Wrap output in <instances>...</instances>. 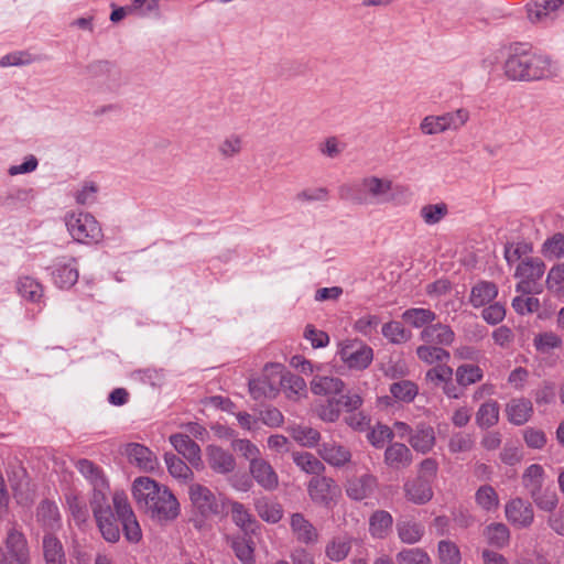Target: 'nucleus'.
Wrapping results in <instances>:
<instances>
[{
  "mask_svg": "<svg viewBox=\"0 0 564 564\" xmlns=\"http://www.w3.org/2000/svg\"><path fill=\"white\" fill-rule=\"evenodd\" d=\"M64 221L70 237L79 243L98 242L102 238L100 225L89 213L68 212Z\"/></svg>",
  "mask_w": 564,
  "mask_h": 564,
  "instance_id": "4",
  "label": "nucleus"
},
{
  "mask_svg": "<svg viewBox=\"0 0 564 564\" xmlns=\"http://www.w3.org/2000/svg\"><path fill=\"white\" fill-rule=\"evenodd\" d=\"M243 149V139L240 134L230 133L217 145V152L223 160H231L238 156Z\"/></svg>",
  "mask_w": 564,
  "mask_h": 564,
  "instance_id": "41",
  "label": "nucleus"
},
{
  "mask_svg": "<svg viewBox=\"0 0 564 564\" xmlns=\"http://www.w3.org/2000/svg\"><path fill=\"white\" fill-rule=\"evenodd\" d=\"M402 319L414 328L430 326L436 318V314L429 308H408L402 315Z\"/></svg>",
  "mask_w": 564,
  "mask_h": 564,
  "instance_id": "38",
  "label": "nucleus"
},
{
  "mask_svg": "<svg viewBox=\"0 0 564 564\" xmlns=\"http://www.w3.org/2000/svg\"><path fill=\"white\" fill-rule=\"evenodd\" d=\"M544 272L545 263L540 258H523L514 271V278L519 280L516 291L523 295L540 294L543 291Z\"/></svg>",
  "mask_w": 564,
  "mask_h": 564,
  "instance_id": "3",
  "label": "nucleus"
},
{
  "mask_svg": "<svg viewBox=\"0 0 564 564\" xmlns=\"http://www.w3.org/2000/svg\"><path fill=\"white\" fill-rule=\"evenodd\" d=\"M484 534L487 542L496 547L506 546L510 540V531L503 523H491L487 525Z\"/></svg>",
  "mask_w": 564,
  "mask_h": 564,
  "instance_id": "47",
  "label": "nucleus"
},
{
  "mask_svg": "<svg viewBox=\"0 0 564 564\" xmlns=\"http://www.w3.org/2000/svg\"><path fill=\"white\" fill-rule=\"evenodd\" d=\"M535 506L547 512H552L558 502L557 495L552 488H541L530 494Z\"/></svg>",
  "mask_w": 564,
  "mask_h": 564,
  "instance_id": "51",
  "label": "nucleus"
},
{
  "mask_svg": "<svg viewBox=\"0 0 564 564\" xmlns=\"http://www.w3.org/2000/svg\"><path fill=\"white\" fill-rule=\"evenodd\" d=\"M15 291L19 296L31 304L44 303V286L31 275H20L15 280Z\"/></svg>",
  "mask_w": 564,
  "mask_h": 564,
  "instance_id": "18",
  "label": "nucleus"
},
{
  "mask_svg": "<svg viewBox=\"0 0 564 564\" xmlns=\"http://www.w3.org/2000/svg\"><path fill=\"white\" fill-rule=\"evenodd\" d=\"M395 560L398 564H432L431 556L421 547L402 549Z\"/></svg>",
  "mask_w": 564,
  "mask_h": 564,
  "instance_id": "48",
  "label": "nucleus"
},
{
  "mask_svg": "<svg viewBox=\"0 0 564 564\" xmlns=\"http://www.w3.org/2000/svg\"><path fill=\"white\" fill-rule=\"evenodd\" d=\"M108 488H94L93 494L89 500V506L93 511L94 517L98 514H102L108 510H112L108 502Z\"/></svg>",
  "mask_w": 564,
  "mask_h": 564,
  "instance_id": "58",
  "label": "nucleus"
},
{
  "mask_svg": "<svg viewBox=\"0 0 564 564\" xmlns=\"http://www.w3.org/2000/svg\"><path fill=\"white\" fill-rule=\"evenodd\" d=\"M403 490L405 498L415 505H425L433 498L432 485L421 478L405 481Z\"/></svg>",
  "mask_w": 564,
  "mask_h": 564,
  "instance_id": "26",
  "label": "nucleus"
},
{
  "mask_svg": "<svg viewBox=\"0 0 564 564\" xmlns=\"http://www.w3.org/2000/svg\"><path fill=\"white\" fill-rule=\"evenodd\" d=\"M440 564H460L462 556L458 546L449 540H442L437 544Z\"/></svg>",
  "mask_w": 564,
  "mask_h": 564,
  "instance_id": "52",
  "label": "nucleus"
},
{
  "mask_svg": "<svg viewBox=\"0 0 564 564\" xmlns=\"http://www.w3.org/2000/svg\"><path fill=\"white\" fill-rule=\"evenodd\" d=\"M544 476V469L539 464H532L524 470L522 482L529 494L543 488Z\"/></svg>",
  "mask_w": 564,
  "mask_h": 564,
  "instance_id": "50",
  "label": "nucleus"
},
{
  "mask_svg": "<svg viewBox=\"0 0 564 564\" xmlns=\"http://www.w3.org/2000/svg\"><path fill=\"white\" fill-rule=\"evenodd\" d=\"M542 253L547 259L564 258V234L557 232L546 239L542 246Z\"/></svg>",
  "mask_w": 564,
  "mask_h": 564,
  "instance_id": "57",
  "label": "nucleus"
},
{
  "mask_svg": "<svg viewBox=\"0 0 564 564\" xmlns=\"http://www.w3.org/2000/svg\"><path fill=\"white\" fill-rule=\"evenodd\" d=\"M384 464L394 469L408 468L413 462L411 449L403 443H391L384 451Z\"/></svg>",
  "mask_w": 564,
  "mask_h": 564,
  "instance_id": "21",
  "label": "nucleus"
},
{
  "mask_svg": "<svg viewBox=\"0 0 564 564\" xmlns=\"http://www.w3.org/2000/svg\"><path fill=\"white\" fill-rule=\"evenodd\" d=\"M337 355L349 369L364 370L373 359L372 348L358 339H346L338 345Z\"/></svg>",
  "mask_w": 564,
  "mask_h": 564,
  "instance_id": "8",
  "label": "nucleus"
},
{
  "mask_svg": "<svg viewBox=\"0 0 564 564\" xmlns=\"http://www.w3.org/2000/svg\"><path fill=\"white\" fill-rule=\"evenodd\" d=\"M249 471L252 478L263 489L272 491L279 486V477L271 464L264 458L249 465Z\"/></svg>",
  "mask_w": 564,
  "mask_h": 564,
  "instance_id": "20",
  "label": "nucleus"
},
{
  "mask_svg": "<svg viewBox=\"0 0 564 564\" xmlns=\"http://www.w3.org/2000/svg\"><path fill=\"white\" fill-rule=\"evenodd\" d=\"M532 251V247L527 242H518V243H507L505 246V259L508 264H513L514 262L521 260L523 256L529 254Z\"/></svg>",
  "mask_w": 564,
  "mask_h": 564,
  "instance_id": "63",
  "label": "nucleus"
},
{
  "mask_svg": "<svg viewBox=\"0 0 564 564\" xmlns=\"http://www.w3.org/2000/svg\"><path fill=\"white\" fill-rule=\"evenodd\" d=\"M307 494L315 505L330 508L339 499L341 490L334 478L322 474L310 479Z\"/></svg>",
  "mask_w": 564,
  "mask_h": 564,
  "instance_id": "10",
  "label": "nucleus"
},
{
  "mask_svg": "<svg viewBox=\"0 0 564 564\" xmlns=\"http://www.w3.org/2000/svg\"><path fill=\"white\" fill-rule=\"evenodd\" d=\"M399 539L405 544L419 543L424 536L425 529L420 522L412 520L399 521L397 523Z\"/></svg>",
  "mask_w": 564,
  "mask_h": 564,
  "instance_id": "34",
  "label": "nucleus"
},
{
  "mask_svg": "<svg viewBox=\"0 0 564 564\" xmlns=\"http://www.w3.org/2000/svg\"><path fill=\"white\" fill-rule=\"evenodd\" d=\"M290 527L292 534L301 544L313 545L319 540L318 530L300 512H295L291 516Z\"/></svg>",
  "mask_w": 564,
  "mask_h": 564,
  "instance_id": "16",
  "label": "nucleus"
},
{
  "mask_svg": "<svg viewBox=\"0 0 564 564\" xmlns=\"http://www.w3.org/2000/svg\"><path fill=\"white\" fill-rule=\"evenodd\" d=\"M293 463L305 474L317 477L326 470L324 463L310 452L292 453Z\"/></svg>",
  "mask_w": 564,
  "mask_h": 564,
  "instance_id": "33",
  "label": "nucleus"
},
{
  "mask_svg": "<svg viewBox=\"0 0 564 564\" xmlns=\"http://www.w3.org/2000/svg\"><path fill=\"white\" fill-rule=\"evenodd\" d=\"M206 457L208 466L217 474H229L236 467V459L232 454L217 445L206 447Z\"/></svg>",
  "mask_w": 564,
  "mask_h": 564,
  "instance_id": "19",
  "label": "nucleus"
},
{
  "mask_svg": "<svg viewBox=\"0 0 564 564\" xmlns=\"http://www.w3.org/2000/svg\"><path fill=\"white\" fill-rule=\"evenodd\" d=\"M126 455L130 464L145 473L154 471L159 467L155 454L144 445L138 443L128 444Z\"/></svg>",
  "mask_w": 564,
  "mask_h": 564,
  "instance_id": "17",
  "label": "nucleus"
},
{
  "mask_svg": "<svg viewBox=\"0 0 564 564\" xmlns=\"http://www.w3.org/2000/svg\"><path fill=\"white\" fill-rule=\"evenodd\" d=\"M534 347L542 354H547L553 349L561 347L562 339L553 332H545L534 337Z\"/></svg>",
  "mask_w": 564,
  "mask_h": 564,
  "instance_id": "60",
  "label": "nucleus"
},
{
  "mask_svg": "<svg viewBox=\"0 0 564 564\" xmlns=\"http://www.w3.org/2000/svg\"><path fill=\"white\" fill-rule=\"evenodd\" d=\"M45 564H66V554L61 540L52 532H45L42 540Z\"/></svg>",
  "mask_w": 564,
  "mask_h": 564,
  "instance_id": "25",
  "label": "nucleus"
},
{
  "mask_svg": "<svg viewBox=\"0 0 564 564\" xmlns=\"http://www.w3.org/2000/svg\"><path fill=\"white\" fill-rule=\"evenodd\" d=\"M318 456L323 462L332 467L343 468L351 460L350 449L335 441L324 442L317 449Z\"/></svg>",
  "mask_w": 564,
  "mask_h": 564,
  "instance_id": "14",
  "label": "nucleus"
},
{
  "mask_svg": "<svg viewBox=\"0 0 564 564\" xmlns=\"http://www.w3.org/2000/svg\"><path fill=\"white\" fill-rule=\"evenodd\" d=\"M164 462L166 464L169 474L183 482H188L193 480L194 473L192 468L178 456L173 453H166L164 455Z\"/></svg>",
  "mask_w": 564,
  "mask_h": 564,
  "instance_id": "35",
  "label": "nucleus"
},
{
  "mask_svg": "<svg viewBox=\"0 0 564 564\" xmlns=\"http://www.w3.org/2000/svg\"><path fill=\"white\" fill-rule=\"evenodd\" d=\"M249 392L254 400L272 399L278 394L279 389L274 382L263 376L249 381Z\"/></svg>",
  "mask_w": 564,
  "mask_h": 564,
  "instance_id": "40",
  "label": "nucleus"
},
{
  "mask_svg": "<svg viewBox=\"0 0 564 564\" xmlns=\"http://www.w3.org/2000/svg\"><path fill=\"white\" fill-rule=\"evenodd\" d=\"M499 421V404L495 400L482 403L476 413V423L481 429H489Z\"/></svg>",
  "mask_w": 564,
  "mask_h": 564,
  "instance_id": "42",
  "label": "nucleus"
},
{
  "mask_svg": "<svg viewBox=\"0 0 564 564\" xmlns=\"http://www.w3.org/2000/svg\"><path fill=\"white\" fill-rule=\"evenodd\" d=\"M0 564H31L28 540L15 527L8 530L0 546Z\"/></svg>",
  "mask_w": 564,
  "mask_h": 564,
  "instance_id": "6",
  "label": "nucleus"
},
{
  "mask_svg": "<svg viewBox=\"0 0 564 564\" xmlns=\"http://www.w3.org/2000/svg\"><path fill=\"white\" fill-rule=\"evenodd\" d=\"M506 518L513 525L528 528L534 519L533 508L530 502L522 498H514L505 506Z\"/></svg>",
  "mask_w": 564,
  "mask_h": 564,
  "instance_id": "15",
  "label": "nucleus"
},
{
  "mask_svg": "<svg viewBox=\"0 0 564 564\" xmlns=\"http://www.w3.org/2000/svg\"><path fill=\"white\" fill-rule=\"evenodd\" d=\"M316 415L324 422L333 423L339 419V401L329 399L325 403L318 404L315 409Z\"/></svg>",
  "mask_w": 564,
  "mask_h": 564,
  "instance_id": "62",
  "label": "nucleus"
},
{
  "mask_svg": "<svg viewBox=\"0 0 564 564\" xmlns=\"http://www.w3.org/2000/svg\"><path fill=\"white\" fill-rule=\"evenodd\" d=\"M380 322L379 316L366 314L356 319L354 329L366 337H371L377 332Z\"/></svg>",
  "mask_w": 564,
  "mask_h": 564,
  "instance_id": "61",
  "label": "nucleus"
},
{
  "mask_svg": "<svg viewBox=\"0 0 564 564\" xmlns=\"http://www.w3.org/2000/svg\"><path fill=\"white\" fill-rule=\"evenodd\" d=\"M112 506L116 516L122 525L126 539L131 543H138L142 538V530L128 496L123 490L113 491Z\"/></svg>",
  "mask_w": 564,
  "mask_h": 564,
  "instance_id": "7",
  "label": "nucleus"
},
{
  "mask_svg": "<svg viewBox=\"0 0 564 564\" xmlns=\"http://www.w3.org/2000/svg\"><path fill=\"white\" fill-rule=\"evenodd\" d=\"M97 523V527L102 535V538L110 542L115 543L120 539V528L118 524V518L115 517L112 510H108L102 514H98L94 517Z\"/></svg>",
  "mask_w": 564,
  "mask_h": 564,
  "instance_id": "32",
  "label": "nucleus"
},
{
  "mask_svg": "<svg viewBox=\"0 0 564 564\" xmlns=\"http://www.w3.org/2000/svg\"><path fill=\"white\" fill-rule=\"evenodd\" d=\"M169 440L174 449L182 455L193 468L197 470L204 468L200 447L189 435L176 433L172 434Z\"/></svg>",
  "mask_w": 564,
  "mask_h": 564,
  "instance_id": "12",
  "label": "nucleus"
},
{
  "mask_svg": "<svg viewBox=\"0 0 564 564\" xmlns=\"http://www.w3.org/2000/svg\"><path fill=\"white\" fill-rule=\"evenodd\" d=\"M435 441L434 429L426 423H419L409 437L410 446L421 454L431 452L435 445Z\"/></svg>",
  "mask_w": 564,
  "mask_h": 564,
  "instance_id": "22",
  "label": "nucleus"
},
{
  "mask_svg": "<svg viewBox=\"0 0 564 564\" xmlns=\"http://www.w3.org/2000/svg\"><path fill=\"white\" fill-rule=\"evenodd\" d=\"M443 126L445 128V131H457L462 127L466 124V122L469 119V112L468 110L464 108H459L455 111L445 112L443 115H440Z\"/></svg>",
  "mask_w": 564,
  "mask_h": 564,
  "instance_id": "55",
  "label": "nucleus"
},
{
  "mask_svg": "<svg viewBox=\"0 0 564 564\" xmlns=\"http://www.w3.org/2000/svg\"><path fill=\"white\" fill-rule=\"evenodd\" d=\"M392 516L384 510L376 511L369 520V531L373 538L383 539L392 528Z\"/></svg>",
  "mask_w": 564,
  "mask_h": 564,
  "instance_id": "39",
  "label": "nucleus"
},
{
  "mask_svg": "<svg viewBox=\"0 0 564 564\" xmlns=\"http://www.w3.org/2000/svg\"><path fill=\"white\" fill-rule=\"evenodd\" d=\"M66 502L70 514L77 522H84L87 519L88 510L80 497L69 494L66 496Z\"/></svg>",
  "mask_w": 564,
  "mask_h": 564,
  "instance_id": "64",
  "label": "nucleus"
},
{
  "mask_svg": "<svg viewBox=\"0 0 564 564\" xmlns=\"http://www.w3.org/2000/svg\"><path fill=\"white\" fill-rule=\"evenodd\" d=\"M417 358L427 365H437L447 361L451 357L449 352L442 347L424 344L416 348Z\"/></svg>",
  "mask_w": 564,
  "mask_h": 564,
  "instance_id": "43",
  "label": "nucleus"
},
{
  "mask_svg": "<svg viewBox=\"0 0 564 564\" xmlns=\"http://www.w3.org/2000/svg\"><path fill=\"white\" fill-rule=\"evenodd\" d=\"M288 431L292 438L304 447H315L321 440V433L311 426L294 424Z\"/></svg>",
  "mask_w": 564,
  "mask_h": 564,
  "instance_id": "37",
  "label": "nucleus"
},
{
  "mask_svg": "<svg viewBox=\"0 0 564 564\" xmlns=\"http://www.w3.org/2000/svg\"><path fill=\"white\" fill-rule=\"evenodd\" d=\"M506 414L510 423L514 425H523L533 414L532 402L524 398L511 399L506 404Z\"/></svg>",
  "mask_w": 564,
  "mask_h": 564,
  "instance_id": "24",
  "label": "nucleus"
},
{
  "mask_svg": "<svg viewBox=\"0 0 564 564\" xmlns=\"http://www.w3.org/2000/svg\"><path fill=\"white\" fill-rule=\"evenodd\" d=\"M447 214L448 207L445 203L427 204L420 209L421 218L429 226L438 224Z\"/></svg>",
  "mask_w": 564,
  "mask_h": 564,
  "instance_id": "54",
  "label": "nucleus"
},
{
  "mask_svg": "<svg viewBox=\"0 0 564 564\" xmlns=\"http://www.w3.org/2000/svg\"><path fill=\"white\" fill-rule=\"evenodd\" d=\"M477 506L487 512L496 511L499 507V496L490 485L480 486L475 494Z\"/></svg>",
  "mask_w": 564,
  "mask_h": 564,
  "instance_id": "44",
  "label": "nucleus"
},
{
  "mask_svg": "<svg viewBox=\"0 0 564 564\" xmlns=\"http://www.w3.org/2000/svg\"><path fill=\"white\" fill-rule=\"evenodd\" d=\"M79 474L89 482L91 488H108V479L104 470L89 459L82 458L75 464Z\"/></svg>",
  "mask_w": 564,
  "mask_h": 564,
  "instance_id": "27",
  "label": "nucleus"
},
{
  "mask_svg": "<svg viewBox=\"0 0 564 564\" xmlns=\"http://www.w3.org/2000/svg\"><path fill=\"white\" fill-rule=\"evenodd\" d=\"M131 494L138 509L154 522H171L181 512L180 502L174 494L165 485L150 477L135 478Z\"/></svg>",
  "mask_w": 564,
  "mask_h": 564,
  "instance_id": "1",
  "label": "nucleus"
},
{
  "mask_svg": "<svg viewBox=\"0 0 564 564\" xmlns=\"http://www.w3.org/2000/svg\"><path fill=\"white\" fill-rule=\"evenodd\" d=\"M456 381L462 387H468L481 381L484 378L482 369L474 364H464L455 370Z\"/></svg>",
  "mask_w": 564,
  "mask_h": 564,
  "instance_id": "45",
  "label": "nucleus"
},
{
  "mask_svg": "<svg viewBox=\"0 0 564 564\" xmlns=\"http://www.w3.org/2000/svg\"><path fill=\"white\" fill-rule=\"evenodd\" d=\"M381 332L391 344L395 345L404 344L411 338V332L395 321L383 324Z\"/></svg>",
  "mask_w": 564,
  "mask_h": 564,
  "instance_id": "49",
  "label": "nucleus"
},
{
  "mask_svg": "<svg viewBox=\"0 0 564 564\" xmlns=\"http://www.w3.org/2000/svg\"><path fill=\"white\" fill-rule=\"evenodd\" d=\"M394 436L393 430L388 425L377 423L367 434L369 443L376 448H382Z\"/></svg>",
  "mask_w": 564,
  "mask_h": 564,
  "instance_id": "56",
  "label": "nucleus"
},
{
  "mask_svg": "<svg viewBox=\"0 0 564 564\" xmlns=\"http://www.w3.org/2000/svg\"><path fill=\"white\" fill-rule=\"evenodd\" d=\"M36 518L46 532L54 533V531L58 530L62 525L61 513L57 506L48 500H44L40 503Z\"/></svg>",
  "mask_w": 564,
  "mask_h": 564,
  "instance_id": "28",
  "label": "nucleus"
},
{
  "mask_svg": "<svg viewBox=\"0 0 564 564\" xmlns=\"http://www.w3.org/2000/svg\"><path fill=\"white\" fill-rule=\"evenodd\" d=\"M310 388L316 395L330 397L340 393L345 383L337 377L316 375L310 382Z\"/></svg>",
  "mask_w": 564,
  "mask_h": 564,
  "instance_id": "29",
  "label": "nucleus"
},
{
  "mask_svg": "<svg viewBox=\"0 0 564 564\" xmlns=\"http://www.w3.org/2000/svg\"><path fill=\"white\" fill-rule=\"evenodd\" d=\"M254 508L258 516L267 522L276 523L282 519L283 509L281 505L267 497L256 499Z\"/></svg>",
  "mask_w": 564,
  "mask_h": 564,
  "instance_id": "36",
  "label": "nucleus"
},
{
  "mask_svg": "<svg viewBox=\"0 0 564 564\" xmlns=\"http://www.w3.org/2000/svg\"><path fill=\"white\" fill-rule=\"evenodd\" d=\"M420 338L431 345L435 346H449L455 339L453 329L444 324H431L422 329Z\"/></svg>",
  "mask_w": 564,
  "mask_h": 564,
  "instance_id": "23",
  "label": "nucleus"
},
{
  "mask_svg": "<svg viewBox=\"0 0 564 564\" xmlns=\"http://www.w3.org/2000/svg\"><path fill=\"white\" fill-rule=\"evenodd\" d=\"M79 273L76 260L72 257H62L52 265L53 282L59 289H69L78 280Z\"/></svg>",
  "mask_w": 564,
  "mask_h": 564,
  "instance_id": "13",
  "label": "nucleus"
},
{
  "mask_svg": "<svg viewBox=\"0 0 564 564\" xmlns=\"http://www.w3.org/2000/svg\"><path fill=\"white\" fill-rule=\"evenodd\" d=\"M377 488L378 478L370 473L351 476L345 484L346 495L356 501L371 497Z\"/></svg>",
  "mask_w": 564,
  "mask_h": 564,
  "instance_id": "11",
  "label": "nucleus"
},
{
  "mask_svg": "<svg viewBox=\"0 0 564 564\" xmlns=\"http://www.w3.org/2000/svg\"><path fill=\"white\" fill-rule=\"evenodd\" d=\"M391 395L400 402L410 403L419 393L417 386L410 380H400L390 386Z\"/></svg>",
  "mask_w": 564,
  "mask_h": 564,
  "instance_id": "46",
  "label": "nucleus"
},
{
  "mask_svg": "<svg viewBox=\"0 0 564 564\" xmlns=\"http://www.w3.org/2000/svg\"><path fill=\"white\" fill-rule=\"evenodd\" d=\"M352 539L348 535L333 536L325 545V555L332 562L344 561L351 551Z\"/></svg>",
  "mask_w": 564,
  "mask_h": 564,
  "instance_id": "31",
  "label": "nucleus"
},
{
  "mask_svg": "<svg viewBox=\"0 0 564 564\" xmlns=\"http://www.w3.org/2000/svg\"><path fill=\"white\" fill-rule=\"evenodd\" d=\"M555 63L544 54L516 48L505 62V74L512 80H539L555 75Z\"/></svg>",
  "mask_w": 564,
  "mask_h": 564,
  "instance_id": "2",
  "label": "nucleus"
},
{
  "mask_svg": "<svg viewBox=\"0 0 564 564\" xmlns=\"http://www.w3.org/2000/svg\"><path fill=\"white\" fill-rule=\"evenodd\" d=\"M401 186L395 185L388 177L368 175L360 178V191L362 192V204H388L394 200L395 192Z\"/></svg>",
  "mask_w": 564,
  "mask_h": 564,
  "instance_id": "5",
  "label": "nucleus"
},
{
  "mask_svg": "<svg viewBox=\"0 0 564 564\" xmlns=\"http://www.w3.org/2000/svg\"><path fill=\"white\" fill-rule=\"evenodd\" d=\"M498 295V286L490 281L477 282L470 291L469 302L478 308L491 303Z\"/></svg>",
  "mask_w": 564,
  "mask_h": 564,
  "instance_id": "30",
  "label": "nucleus"
},
{
  "mask_svg": "<svg viewBox=\"0 0 564 564\" xmlns=\"http://www.w3.org/2000/svg\"><path fill=\"white\" fill-rule=\"evenodd\" d=\"M188 496L193 507L205 518L218 516L224 511L225 501L223 497L217 496L212 489L202 484H191Z\"/></svg>",
  "mask_w": 564,
  "mask_h": 564,
  "instance_id": "9",
  "label": "nucleus"
},
{
  "mask_svg": "<svg viewBox=\"0 0 564 564\" xmlns=\"http://www.w3.org/2000/svg\"><path fill=\"white\" fill-rule=\"evenodd\" d=\"M545 284L547 290L554 294L564 291V263H557L550 269Z\"/></svg>",
  "mask_w": 564,
  "mask_h": 564,
  "instance_id": "59",
  "label": "nucleus"
},
{
  "mask_svg": "<svg viewBox=\"0 0 564 564\" xmlns=\"http://www.w3.org/2000/svg\"><path fill=\"white\" fill-rule=\"evenodd\" d=\"M281 384L284 387L288 398L299 399L306 394V382L297 375L283 376L280 379Z\"/></svg>",
  "mask_w": 564,
  "mask_h": 564,
  "instance_id": "53",
  "label": "nucleus"
}]
</instances>
